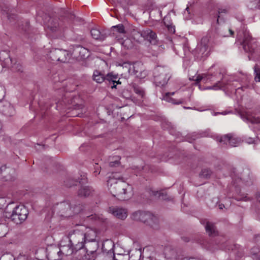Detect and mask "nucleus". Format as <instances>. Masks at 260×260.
Wrapping results in <instances>:
<instances>
[{
    "label": "nucleus",
    "mask_w": 260,
    "mask_h": 260,
    "mask_svg": "<svg viewBox=\"0 0 260 260\" xmlns=\"http://www.w3.org/2000/svg\"><path fill=\"white\" fill-rule=\"evenodd\" d=\"M28 214V211L26 207L22 205H20L13 209L10 218L14 223L19 224L27 218Z\"/></svg>",
    "instance_id": "obj_10"
},
{
    "label": "nucleus",
    "mask_w": 260,
    "mask_h": 260,
    "mask_svg": "<svg viewBox=\"0 0 260 260\" xmlns=\"http://www.w3.org/2000/svg\"><path fill=\"white\" fill-rule=\"evenodd\" d=\"M164 253L165 257L170 260L177 259L180 256V252L172 245L165 247Z\"/></svg>",
    "instance_id": "obj_12"
},
{
    "label": "nucleus",
    "mask_w": 260,
    "mask_h": 260,
    "mask_svg": "<svg viewBox=\"0 0 260 260\" xmlns=\"http://www.w3.org/2000/svg\"><path fill=\"white\" fill-rule=\"evenodd\" d=\"M132 88L134 91L138 96L142 99H143L145 96V92L144 89L140 86L137 85L136 84H133L132 85Z\"/></svg>",
    "instance_id": "obj_27"
},
{
    "label": "nucleus",
    "mask_w": 260,
    "mask_h": 260,
    "mask_svg": "<svg viewBox=\"0 0 260 260\" xmlns=\"http://www.w3.org/2000/svg\"><path fill=\"white\" fill-rule=\"evenodd\" d=\"M244 120H246L248 122H250L252 124H258L260 123V117H254L250 115H248L246 117L243 118Z\"/></svg>",
    "instance_id": "obj_31"
},
{
    "label": "nucleus",
    "mask_w": 260,
    "mask_h": 260,
    "mask_svg": "<svg viewBox=\"0 0 260 260\" xmlns=\"http://www.w3.org/2000/svg\"><path fill=\"white\" fill-rule=\"evenodd\" d=\"M205 75H199L195 79H192L196 82V84H198L204 78Z\"/></svg>",
    "instance_id": "obj_40"
},
{
    "label": "nucleus",
    "mask_w": 260,
    "mask_h": 260,
    "mask_svg": "<svg viewBox=\"0 0 260 260\" xmlns=\"http://www.w3.org/2000/svg\"><path fill=\"white\" fill-rule=\"evenodd\" d=\"M90 216L91 217V218H92V219L94 218V219H95V220H96V219H99V220H100V219H100V217L99 216H97V215H94V216H93V215H91Z\"/></svg>",
    "instance_id": "obj_53"
},
{
    "label": "nucleus",
    "mask_w": 260,
    "mask_h": 260,
    "mask_svg": "<svg viewBox=\"0 0 260 260\" xmlns=\"http://www.w3.org/2000/svg\"><path fill=\"white\" fill-rule=\"evenodd\" d=\"M92 37L95 40H104L105 38V35L102 34L99 29L93 28L90 30Z\"/></svg>",
    "instance_id": "obj_25"
},
{
    "label": "nucleus",
    "mask_w": 260,
    "mask_h": 260,
    "mask_svg": "<svg viewBox=\"0 0 260 260\" xmlns=\"http://www.w3.org/2000/svg\"><path fill=\"white\" fill-rule=\"evenodd\" d=\"M122 179L120 175L113 173L107 180V186L110 193L121 201L128 200L133 194L132 186Z\"/></svg>",
    "instance_id": "obj_2"
},
{
    "label": "nucleus",
    "mask_w": 260,
    "mask_h": 260,
    "mask_svg": "<svg viewBox=\"0 0 260 260\" xmlns=\"http://www.w3.org/2000/svg\"><path fill=\"white\" fill-rule=\"evenodd\" d=\"M69 239L70 243L74 246L75 251H78L84 247L85 240L83 232L81 230L80 225H79V229L74 230L69 235Z\"/></svg>",
    "instance_id": "obj_8"
},
{
    "label": "nucleus",
    "mask_w": 260,
    "mask_h": 260,
    "mask_svg": "<svg viewBox=\"0 0 260 260\" xmlns=\"http://www.w3.org/2000/svg\"><path fill=\"white\" fill-rule=\"evenodd\" d=\"M9 173L10 174L11 173V175L9 176H5V178H6V180L7 181H12L14 179H15V171L13 170H10V171H9Z\"/></svg>",
    "instance_id": "obj_39"
},
{
    "label": "nucleus",
    "mask_w": 260,
    "mask_h": 260,
    "mask_svg": "<svg viewBox=\"0 0 260 260\" xmlns=\"http://www.w3.org/2000/svg\"><path fill=\"white\" fill-rule=\"evenodd\" d=\"M141 214H141V218H140L139 221H142V222H143L144 223H145L146 222V218H145V217H146V216H148V215H146V212H145V211H142ZM149 216V215H148V216Z\"/></svg>",
    "instance_id": "obj_41"
},
{
    "label": "nucleus",
    "mask_w": 260,
    "mask_h": 260,
    "mask_svg": "<svg viewBox=\"0 0 260 260\" xmlns=\"http://www.w3.org/2000/svg\"><path fill=\"white\" fill-rule=\"evenodd\" d=\"M186 11H187V13H188V14H189V8H188V7H187V8H186L185 11V12H184V13H185H185H186Z\"/></svg>",
    "instance_id": "obj_58"
},
{
    "label": "nucleus",
    "mask_w": 260,
    "mask_h": 260,
    "mask_svg": "<svg viewBox=\"0 0 260 260\" xmlns=\"http://www.w3.org/2000/svg\"><path fill=\"white\" fill-rule=\"evenodd\" d=\"M144 40H147L151 44V49L154 52L153 54L157 55L165 49L163 44L157 40L156 34L151 29L147 28L143 30Z\"/></svg>",
    "instance_id": "obj_4"
},
{
    "label": "nucleus",
    "mask_w": 260,
    "mask_h": 260,
    "mask_svg": "<svg viewBox=\"0 0 260 260\" xmlns=\"http://www.w3.org/2000/svg\"><path fill=\"white\" fill-rule=\"evenodd\" d=\"M146 215L150 216H146V222L153 229L157 228L158 220L156 216H154L152 213L149 212H146Z\"/></svg>",
    "instance_id": "obj_19"
},
{
    "label": "nucleus",
    "mask_w": 260,
    "mask_h": 260,
    "mask_svg": "<svg viewBox=\"0 0 260 260\" xmlns=\"http://www.w3.org/2000/svg\"><path fill=\"white\" fill-rule=\"evenodd\" d=\"M0 111L8 116H12L15 113L13 106L7 101H0Z\"/></svg>",
    "instance_id": "obj_13"
},
{
    "label": "nucleus",
    "mask_w": 260,
    "mask_h": 260,
    "mask_svg": "<svg viewBox=\"0 0 260 260\" xmlns=\"http://www.w3.org/2000/svg\"><path fill=\"white\" fill-rule=\"evenodd\" d=\"M7 229V226L5 224H2V222L0 223V238L6 236Z\"/></svg>",
    "instance_id": "obj_34"
},
{
    "label": "nucleus",
    "mask_w": 260,
    "mask_h": 260,
    "mask_svg": "<svg viewBox=\"0 0 260 260\" xmlns=\"http://www.w3.org/2000/svg\"><path fill=\"white\" fill-rule=\"evenodd\" d=\"M6 170V167L5 166H3L0 164V175L3 173L4 171Z\"/></svg>",
    "instance_id": "obj_49"
},
{
    "label": "nucleus",
    "mask_w": 260,
    "mask_h": 260,
    "mask_svg": "<svg viewBox=\"0 0 260 260\" xmlns=\"http://www.w3.org/2000/svg\"><path fill=\"white\" fill-rule=\"evenodd\" d=\"M153 77L157 86H164L170 78L169 69L164 67L157 66L154 69Z\"/></svg>",
    "instance_id": "obj_7"
},
{
    "label": "nucleus",
    "mask_w": 260,
    "mask_h": 260,
    "mask_svg": "<svg viewBox=\"0 0 260 260\" xmlns=\"http://www.w3.org/2000/svg\"><path fill=\"white\" fill-rule=\"evenodd\" d=\"M4 219H5V218L3 216V212L0 210V223L4 221Z\"/></svg>",
    "instance_id": "obj_52"
},
{
    "label": "nucleus",
    "mask_w": 260,
    "mask_h": 260,
    "mask_svg": "<svg viewBox=\"0 0 260 260\" xmlns=\"http://www.w3.org/2000/svg\"><path fill=\"white\" fill-rule=\"evenodd\" d=\"M259 0H254L253 2H251L249 4L248 7L251 9H259Z\"/></svg>",
    "instance_id": "obj_35"
},
{
    "label": "nucleus",
    "mask_w": 260,
    "mask_h": 260,
    "mask_svg": "<svg viewBox=\"0 0 260 260\" xmlns=\"http://www.w3.org/2000/svg\"><path fill=\"white\" fill-rule=\"evenodd\" d=\"M6 15L8 17V19H9L10 21H11V19H13L15 17V15L13 14H10L9 12H7Z\"/></svg>",
    "instance_id": "obj_48"
},
{
    "label": "nucleus",
    "mask_w": 260,
    "mask_h": 260,
    "mask_svg": "<svg viewBox=\"0 0 260 260\" xmlns=\"http://www.w3.org/2000/svg\"><path fill=\"white\" fill-rule=\"evenodd\" d=\"M184 109H190V107H184Z\"/></svg>",
    "instance_id": "obj_62"
},
{
    "label": "nucleus",
    "mask_w": 260,
    "mask_h": 260,
    "mask_svg": "<svg viewBox=\"0 0 260 260\" xmlns=\"http://www.w3.org/2000/svg\"><path fill=\"white\" fill-rule=\"evenodd\" d=\"M74 18H75V16L74 15H71V16H70V18L71 19H73Z\"/></svg>",
    "instance_id": "obj_59"
},
{
    "label": "nucleus",
    "mask_w": 260,
    "mask_h": 260,
    "mask_svg": "<svg viewBox=\"0 0 260 260\" xmlns=\"http://www.w3.org/2000/svg\"><path fill=\"white\" fill-rule=\"evenodd\" d=\"M253 142H254V140L252 139L249 138V140L248 141V143H252Z\"/></svg>",
    "instance_id": "obj_57"
},
{
    "label": "nucleus",
    "mask_w": 260,
    "mask_h": 260,
    "mask_svg": "<svg viewBox=\"0 0 260 260\" xmlns=\"http://www.w3.org/2000/svg\"><path fill=\"white\" fill-rule=\"evenodd\" d=\"M242 34L243 39L240 43L244 50L248 53H254L257 46L255 40L250 35L249 31L245 30Z\"/></svg>",
    "instance_id": "obj_9"
},
{
    "label": "nucleus",
    "mask_w": 260,
    "mask_h": 260,
    "mask_svg": "<svg viewBox=\"0 0 260 260\" xmlns=\"http://www.w3.org/2000/svg\"><path fill=\"white\" fill-rule=\"evenodd\" d=\"M151 194L154 196H156L158 194V197H159L162 193L158 191H151Z\"/></svg>",
    "instance_id": "obj_50"
},
{
    "label": "nucleus",
    "mask_w": 260,
    "mask_h": 260,
    "mask_svg": "<svg viewBox=\"0 0 260 260\" xmlns=\"http://www.w3.org/2000/svg\"><path fill=\"white\" fill-rule=\"evenodd\" d=\"M10 67L12 68V69L15 71L17 72H22V67L21 64L19 63H15L13 64L12 63L10 66Z\"/></svg>",
    "instance_id": "obj_36"
},
{
    "label": "nucleus",
    "mask_w": 260,
    "mask_h": 260,
    "mask_svg": "<svg viewBox=\"0 0 260 260\" xmlns=\"http://www.w3.org/2000/svg\"><path fill=\"white\" fill-rule=\"evenodd\" d=\"M109 212L118 219L123 220L127 216V210L118 207L109 208Z\"/></svg>",
    "instance_id": "obj_14"
},
{
    "label": "nucleus",
    "mask_w": 260,
    "mask_h": 260,
    "mask_svg": "<svg viewBox=\"0 0 260 260\" xmlns=\"http://www.w3.org/2000/svg\"><path fill=\"white\" fill-rule=\"evenodd\" d=\"M75 250L74 246H72V244L70 243L68 245H62L60 244L59 248V251L57 253L59 255L62 253L66 256L71 255Z\"/></svg>",
    "instance_id": "obj_18"
},
{
    "label": "nucleus",
    "mask_w": 260,
    "mask_h": 260,
    "mask_svg": "<svg viewBox=\"0 0 260 260\" xmlns=\"http://www.w3.org/2000/svg\"><path fill=\"white\" fill-rule=\"evenodd\" d=\"M170 19V17L169 15H167L165 16L164 18V22L165 25L166 26V27L168 28V30L171 33H174L175 31V26L172 25L171 23L170 22L169 20Z\"/></svg>",
    "instance_id": "obj_28"
},
{
    "label": "nucleus",
    "mask_w": 260,
    "mask_h": 260,
    "mask_svg": "<svg viewBox=\"0 0 260 260\" xmlns=\"http://www.w3.org/2000/svg\"><path fill=\"white\" fill-rule=\"evenodd\" d=\"M189 260H199V259H194V258H192V259H189Z\"/></svg>",
    "instance_id": "obj_64"
},
{
    "label": "nucleus",
    "mask_w": 260,
    "mask_h": 260,
    "mask_svg": "<svg viewBox=\"0 0 260 260\" xmlns=\"http://www.w3.org/2000/svg\"><path fill=\"white\" fill-rule=\"evenodd\" d=\"M241 37H242V35L240 32H239L238 34V39L240 40Z\"/></svg>",
    "instance_id": "obj_56"
},
{
    "label": "nucleus",
    "mask_w": 260,
    "mask_h": 260,
    "mask_svg": "<svg viewBox=\"0 0 260 260\" xmlns=\"http://www.w3.org/2000/svg\"><path fill=\"white\" fill-rule=\"evenodd\" d=\"M77 107H78V109H79H79H82V112H81V113H76L75 116H78V117H82V115H83L82 111H85V110H84H84L83 109V106H82V105H78V106H77Z\"/></svg>",
    "instance_id": "obj_43"
},
{
    "label": "nucleus",
    "mask_w": 260,
    "mask_h": 260,
    "mask_svg": "<svg viewBox=\"0 0 260 260\" xmlns=\"http://www.w3.org/2000/svg\"><path fill=\"white\" fill-rule=\"evenodd\" d=\"M94 173H95V175H96V174H100V172H98L97 171H94Z\"/></svg>",
    "instance_id": "obj_60"
},
{
    "label": "nucleus",
    "mask_w": 260,
    "mask_h": 260,
    "mask_svg": "<svg viewBox=\"0 0 260 260\" xmlns=\"http://www.w3.org/2000/svg\"><path fill=\"white\" fill-rule=\"evenodd\" d=\"M117 79V76L113 75L112 73L108 74L106 76H105V81H108L109 82H112L113 83V85L111 86L112 88H116L117 85H115V83L116 82V80Z\"/></svg>",
    "instance_id": "obj_30"
},
{
    "label": "nucleus",
    "mask_w": 260,
    "mask_h": 260,
    "mask_svg": "<svg viewBox=\"0 0 260 260\" xmlns=\"http://www.w3.org/2000/svg\"><path fill=\"white\" fill-rule=\"evenodd\" d=\"M72 54L66 50L54 49L47 54L48 59L53 62H67L70 60Z\"/></svg>",
    "instance_id": "obj_6"
},
{
    "label": "nucleus",
    "mask_w": 260,
    "mask_h": 260,
    "mask_svg": "<svg viewBox=\"0 0 260 260\" xmlns=\"http://www.w3.org/2000/svg\"><path fill=\"white\" fill-rule=\"evenodd\" d=\"M115 83H116L117 84H121V82H119V81L118 80V81H116Z\"/></svg>",
    "instance_id": "obj_61"
},
{
    "label": "nucleus",
    "mask_w": 260,
    "mask_h": 260,
    "mask_svg": "<svg viewBox=\"0 0 260 260\" xmlns=\"http://www.w3.org/2000/svg\"><path fill=\"white\" fill-rule=\"evenodd\" d=\"M235 199L237 201H247L248 200V199L246 196H245L242 197H237L235 198Z\"/></svg>",
    "instance_id": "obj_44"
},
{
    "label": "nucleus",
    "mask_w": 260,
    "mask_h": 260,
    "mask_svg": "<svg viewBox=\"0 0 260 260\" xmlns=\"http://www.w3.org/2000/svg\"><path fill=\"white\" fill-rule=\"evenodd\" d=\"M83 209V206L81 204L65 201L53 206L52 214L54 216L66 218L79 213Z\"/></svg>",
    "instance_id": "obj_3"
},
{
    "label": "nucleus",
    "mask_w": 260,
    "mask_h": 260,
    "mask_svg": "<svg viewBox=\"0 0 260 260\" xmlns=\"http://www.w3.org/2000/svg\"><path fill=\"white\" fill-rule=\"evenodd\" d=\"M92 191V190L90 187L83 186L78 190V194L80 197H86L90 194Z\"/></svg>",
    "instance_id": "obj_26"
},
{
    "label": "nucleus",
    "mask_w": 260,
    "mask_h": 260,
    "mask_svg": "<svg viewBox=\"0 0 260 260\" xmlns=\"http://www.w3.org/2000/svg\"><path fill=\"white\" fill-rule=\"evenodd\" d=\"M142 211H138L134 212L132 214V218L135 220L139 221L142 214Z\"/></svg>",
    "instance_id": "obj_38"
},
{
    "label": "nucleus",
    "mask_w": 260,
    "mask_h": 260,
    "mask_svg": "<svg viewBox=\"0 0 260 260\" xmlns=\"http://www.w3.org/2000/svg\"><path fill=\"white\" fill-rule=\"evenodd\" d=\"M174 92H167L163 97V99L168 102L172 103L175 104H179L182 103L183 101L182 100H179L177 102H175V100L170 97L171 95H174Z\"/></svg>",
    "instance_id": "obj_29"
},
{
    "label": "nucleus",
    "mask_w": 260,
    "mask_h": 260,
    "mask_svg": "<svg viewBox=\"0 0 260 260\" xmlns=\"http://www.w3.org/2000/svg\"><path fill=\"white\" fill-rule=\"evenodd\" d=\"M228 83L224 80L223 76H222V80L219 81L217 83H216L214 85L208 86L204 88V89H214V90H218V89H222L224 88L226 85Z\"/></svg>",
    "instance_id": "obj_21"
},
{
    "label": "nucleus",
    "mask_w": 260,
    "mask_h": 260,
    "mask_svg": "<svg viewBox=\"0 0 260 260\" xmlns=\"http://www.w3.org/2000/svg\"><path fill=\"white\" fill-rule=\"evenodd\" d=\"M257 200L260 204V193H258L256 196Z\"/></svg>",
    "instance_id": "obj_54"
},
{
    "label": "nucleus",
    "mask_w": 260,
    "mask_h": 260,
    "mask_svg": "<svg viewBox=\"0 0 260 260\" xmlns=\"http://www.w3.org/2000/svg\"><path fill=\"white\" fill-rule=\"evenodd\" d=\"M254 72L255 74V81L256 82H260V69L256 64L254 67Z\"/></svg>",
    "instance_id": "obj_32"
},
{
    "label": "nucleus",
    "mask_w": 260,
    "mask_h": 260,
    "mask_svg": "<svg viewBox=\"0 0 260 260\" xmlns=\"http://www.w3.org/2000/svg\"><path fill=\"white\" fill-rule=\"evenodd\" d=\"M127 92V91H123V92H122V95L124 98H126V99H129L131 96L130 95V94L129 95H127V94H126Z\"/></svg>",
    "instance_id": "obj_51"
},
{
    "label": "nucleus",
    "mask_w": 260,
    "mask_h": 260,
    "mask_svg": "<svg viewBox=\"0 0 260 260\" xmlns=\"http://www.w3.org/2000/svg\"><path fill=\"white\" fill-rule=\"evenodd\" d=\"M68 23L66 21L57 18H49L46 24V27L50 32L55 34L57 37L63 35Z\"/></svg>",
    "instance_id": "obj_5"
},
{
    "label": "nucleus",
    "mask_w": 260,
    "mask_h": 260,
    "mask_svg": "<svg viewBox=\"0 0 260 260\" xmlns=\"http://www.w3.org/2000/svg\"><path fill=\"white\" fill-rule=\"evenodd\" d=\"M142 64L140 62H135L129 68V72L133 71V73L137 76H141L142 73Z\"/></svg>",
    "instance_id": "obj_20"
},
{
    "label": "nucleus",
    "mask_w": 260,
    "mask_h": 260,
    "mask_svg": "<svg viewBox=\"0 0 260 260\" xmlns=\"http://www.w3.org/2000/svg\"><path fill=\"white\" fill-rule=\"evenodd\" d=\"M229 10V8H219L218 10V14L220 15L222 13H227Z\"/></svg>",
    "instance_id": "obj_42"
},
{
    "label": "nucleus",
    "mask_w": 260,
    "mask_h": 260,
    "mask_svg": "<svg viewBox=\"0 0 260 260\" xmlns=\"http://www.w3.org/2000/svg\"><path fill=\"white\" fill-rule=\"evenodd\" d=\"M12 63V60L9 55L4 52L0 57V72H2L4 68L10 67Z\"/></svg>",
    "instance_id": "obj_16"
},
{
    "label": "nucleus",
    "mask_w": 260,
    "mask_h": 260,
    "mask_svg": "<svg viewBox=\"0 0 260 260\" xmlns=\"http://www.w3.org/2000/svg\"><path fill=\"white\" fill-rule=\"evenodd\" d=\"M81 230L83 232L85 242H93L95 240L97 232L95 229L84 225H80Z\"/></svg>",
    "instance_id": "obj_11"
},
{
    "label": "nucleus",
    "mask_w": 260,
    "mask_h": 260,
    "mask_svg": "<svg viewBox=\"0 0 260 260\" xmlns=\"http://www.w3.org/2000/svg\"><path fill=\"white\" fill-rule=\"evenodd\" d=\"M92 79L98 83H102L105 80V76L101 72L95 70L93 72Z\"/></svg>",
    "instance_id": "obj_23"
},
{
    "label": "nucleus",
    "mask_w": 260,
    "mask_h": 260,
    "mask_svg": "<svg viewBox=\"0 0 260 260\" xmlns=\"http://www.w3.org/2000/svg\"><path fill=\"white\" fill-rule=\"evenodd\" d=\"M220 143L223 142L227 144L228 142L229 144L233 147H235L238 145L240 142V140L237 138H234L230 134L226 135L221 137L219 139Z\"/></svg>",
    "instance_id": "obj_17"
},
{
    "label": "nucleus",
    "mask_w": 260,
    "mask_h": 260,
    "mask_svg": "<svg viewBox=\"0 0 260 260\" xmlns=\"http://www.w3.org/2000/svg\"><path fill=\"white\" fill-rule=\"evenodd\" d=\"M218 207L220 209H222L224 207V206L223 204H219Z\"/></svg>",
    "instance_id": "obj_55"
},
{
    "label": "nucleus",
    "mask_w": 260,
    "mask_h": 260,
    "mask_svg": "<svg viewBox=\"0 0 260 260\" xmlns=\"http://www.w3.org/2000/svg\"><path fill=\"white\" fill-rule=\"evenodd\" d=\"M131 36L137 42H141L144 41L143 30L140 31L134 29L131 32Z\"/></svg>",
    "instance_id": "obj_22"
},
{
    "label": "nucleus",
    "mask_w": 260,
    "mask_h": 260,
    "mask_svg": "<svg viewBox=\"0 0 260 260\" xmlns=\"http://www.w3.org/2000/svg\"><path fill=\"white\" fill-rule=\"evenodd\" d=\"M254 241L256 244L260 246V235H258L255 237Z\"/></svg>",
    "instance_id": "obj_45"
},
{
    "label": "nucleus",
    "mask_w": 260,
    "mask_h": 260,
    "mask_svg": "<svg viewBox=\"0 0 260 260\" xmlns=\"http://www.w3.org/2000/svg\"><path fill=\"white\" fill-rule=\"evenodd\" d=\"M113 30H116L117 32L119 33H124V27L122 24H119L116 26H114L112 27Z\"/></svg>",
    "instance_id": "obj_37"
},
{
    "label": "nucleus",
    "mask_w": 260,
    "mask_h": 260,
    "mask_svg": "<svg viewBox=\"0 0 260 260\" xmlns=\"http://www.w3.org/2000/svg\"><path fill=\"white\" fill-rule=\"evenodd\" d=\"M259 251L257 248L253 247L251 249V253L253 255L256 254Z\"/></svg>",
    "instance_id": "obj_46"
},
{
    "label": "nucleus",
    "mask_w": 260,
    "mask_h": 260,
    "mask_svg": "<svg viewBox=\"0 0 260 260\" xmlns=\"http://www.w3.org/2000/svg\"><path fill=\"white\" fill-rule=\"evenodd\" d=\"M212 172L210 170L205 169L202 170L201 173L200 175L201 177L207 178L210 176L211 175Z\"/></svg>",
    "instance_id": "obj_33"
},
{
    "label": "nucleus",
    "mask_w": 260,
    "mask_h": 260,
    "mask_svg": "<svg viewBox=\"0 0 260 260\" xmlns=\"http://www.w3.org/2000/svg\"><path fill=\"white\" fill-rule=\"evenodd\" d=\"M234 31L227 25H219L214 31H211L210 36L203 37L194 51V54L198 58H204L207 57L210 53V48L213 44L217 43L218 36L228 37L233 35Z\"/></svg>",
    "instance_id": "obj_1"
},
{
    "label": "nucleus",
    "mask_w": 260,
    "mask_h": 260,
    "mask_svg": "<svg viewBox=\"0 0 260 260\" xmlns=\"http://www.w3.org/2000/svg\"><path fill=\"white\" fill-rule=\"evenodd\" d=\"M119 165V161L118 160H114V161H111L109 162V166L111 167H113Z\"/></svg>",
    "instance_id": "obj_47"
},
{
    "label": "nucleus",
    "mask_w": 260,
    "mask_h": 260,
    "mask_svg": "<svg viewBox=\"0 0 260 260\" xmlns=\"http://www.w3.org/2000/svg\"><path fill=\"white\" fill-rule=\"evenodd\" d=\"M72 54L75 57L79 59H84L89 56L88 50L81 46L75 47Z\"/></svg>",
    "instance_id": "obj_15"
},
{
    "label": "nucleus",
    "mask_w": 260,
    "mask_h": 260,
    "mask_svg": "<svg viewBox=\"0 0 260 260\" xmlns=\"http://www.w3.org/2000/svg\"><path fill=\"white\" fill-rule=\"evenodd\" d=\"M206 232L209 236H214L217 235V232L214 224L212 223L207 222L205 225Z\"/></svg>",
    "instance_id": "obj_24"
},
{
    "label": "nucleus",
    "mask_w": 260,
    "mask_h": 260,
    "mask_svg": "<svg viewBox=\"0 0 260 260\" xmlns=\"http://www.w3.org/2000/svg\"><path fill=\"white\" fill-rule=\"evenodd\" d=\"M226 113H226V112H225L221 113V114H223V115H225V114H226Z\"/></svg>",
    "instance_id": "obj_63"
}]
</instances>
